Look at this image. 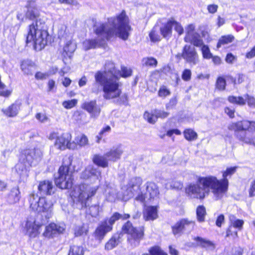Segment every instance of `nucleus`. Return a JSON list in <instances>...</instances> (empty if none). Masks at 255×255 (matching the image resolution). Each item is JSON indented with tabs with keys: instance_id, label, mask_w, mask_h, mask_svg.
Segmentation results:
<instances>
[{
	"instance_id": "obj_15",
	"label": "nucleus",
	"mask_w": 255,
	"mask_h": 255,
	"mask_svg": "<svg viewBox=\"0 0 255 255\" xmlns=\"http://www.w3.org/2000/svg\"><path fill=\"white\" fill-rule=\"evenodd\" d=\"M81 108L87 111L92 119H97L101 113V108L97 104L96 100L87 101L83 103Z\"/></svg>"
},
{
	"instance_id": "obj_5",
	"label": "nucleus",
	"mask_w": 255,
	"mask_h": 255,
	"mask_svg": "<svg viewBox=\"0 0 255 255\" xmlns=\"http://www.w3.org/2000/svg\"><path fill=\"white\" fill-rule=\"evenodd\" d=\"M42 156V151L38 148H26L21 150L18 161L15 166V171L21 181H24L27 179L29 167L37 164Z\"/></svg>"
},
{
	"instance_id": "obj_2",
	"label": "nucleus",
	"mask_w": 255,
	"mask_h": 255,
	"mask_svg": "<svg viewBox=\"0 0 255 255\" xmlns=\"http://www.w3.org/2000/svg\"><path fill=\"white\" fill-rule=\"evenodd\" d=\"M237 168L236 166L231 167L222 171L221 179L212 175L199 177L196 183L191 184L186 188V192L191 198L203 199L208 196L211 190L216 200L220 199L228 190V177L236 172Z\"/></svg>"
},
{
	"instance_id": "obj_13",
	"label": "nucleus",
	"mask_w": 255,
	"mask_h": 255,
	"mask_svg": "<svg viewBox=\"0 0 255 255\" xmlns=\"http://www.w3.org/2000/svg\"><path fill=\"white\" fill-rule=\"evenodd\" d=\"M65 230V227L64 224L51 223L45 227L42 235L45 238H52L57 234L62 233Z\"/></svg>"
},
{
	"instance_id": "obj_28",
	"label": "nucleus",
	"mask_w": 255,
	"mask_h": 255,
	"mask_svg": "<svg viewBox=\"0 0 255 255\" xmlns=\"http://www.w3.org/2000/svg\"><path fill=\"white\" fill-rule=\"evenodd\" d=\"M195 240L198 242L199 245L203 248H206L207 250H213L215 248V246L213 242L206 239L200 237H197L195 238Z\"/></svg>"
},
{
	"instance_id": "obj_42",
	"label": "nucleus",
	"mask_w": 255,
	"mask_h": 255,
	"mask_svg": "<svg viewBox=\"0 0 255 255\" xmlns=\"http://www.w3.org/2000/svg\"><path fill=\"white\" fill-rule=\"evenodd\" d=\"M58 36L61 39L66 38L67 37H69L70 39L71 38V36L67 31V26L65 25H61L60 26L58 31Z\"/></svg>"
},
{
	"instance_id": "obj_32",
	"label": "nucleus",
	"mask_w": 255,
	"mask_h": 255,
	"mask_svg": "<svg viewBox=\"0 0 255 255\" xmlns=\"http://www.w3.org/2000/svg\"><path fill=\"white\" fill-rule=\"evenodd\" d=\"M9 199L11 203H14L17 202L20 199V191L18 188H13L9 196Z\"/></svg>"
},
{
	"instance_id": "obj_53",
	"label": "nucleus",
	"mask_w": 255,
	"mask_h": 255,
	"mask_svg": "<svg viewBox=\"0 0 255 255\" xmlns=\"http://www.w3.org/2000/svg\"><path fill=\"white\" fill-rule=\"evenodd\" d=\"M35 118L40 123H45L49 121V118L48 116L43 113H37L35 115Z\"/></svg>"
},
{
	"instance_id": "obj_22",
	"label": "nucleus",
	"mask_w": 255,
	"mask_h": 255,
	"mask_svg": "<svg viewBox=\"0 0 255 255\" xmlns=\"http://www.w3.org/2000/svg\"><path fill=\"white\" fill-rule=\"evenodd\" d=\"M160 31L163 37L171 36L172 32L171 17L166 22L162 23V25L160 27Z\"/></svg>"
},
{
	"instance_id": "obj_14",
	"label": "nucleus",
	"mask_w": 255,
	"mask_h": 255,
	"mask_svg": "<svg viewBox=\"0 0 255 255\" xmlns=\"http://www.w3.org/2000/svg\"><path fill=\"white\" fill-rule=\"evenodd\" d=\"M183 58L191 65H195L199 62L198 56L195 48L186 45L182 53Z\"/></svg>"
},
{
	"instance_id": "obj_29",
	"label": "nucleus",
	"mask_w": 255,
	"mask_h": 255,
	"mask_svg": "<svg viewBox=\"0 0 255 255\" xmlns=\"http://www.w3.org/2000/svg\"><path fill=\"white\" fill-rule=\"evenodd\" d=\"M88 138L85 134L78 135L75 138L74 141L72 143L76 144V148L78 145L80 147H83L88 144Z\"/></svg>"
},
{
	"instance_id": "obj_3",
	"label": "nucleus",
	"mask_w": 255,
	"mask_h": 255,
	"mask_svg": "<svg viewBox=\"0 0 255 255\" xmlns=\"http://www.w3.org/2000/svg\"><path fill=\"white\" fill-rule=\"evenodd\" d=\"M130 26L128 18L123 11L115 17L108 19L107 23L101 24L95 29L97 37L93 39H86L83 42L85 50L96 48L102 46L105 39H110L114 36L126 40L129 36Z\"/></svg>"
},
{
	"instance_id": "obj_20",
	"label": "nucleus",
	"mask_w": 255,
	"mask_h": 255,
	"mask_svg": "<svg viewBox=\"0 0 255 255\" xmlns=\"http://www.w3.org/2000/svg\"><path fill=\"white\" fill-rule=\"evenodd\" d=\"M123 153V150L121 145L116 147H113L109 151L105 154L108 160L116 161L120 159L122 154Z\"/></svg>"
},
{
	"instance_id": "obj_8",
	"label": "nucleus",
	"mask_w": 255,
	"mask_h": 255,
	"mask_svg": "<svg viewBox=\"0 0 255 255\" xmlns=\"http://www.w3.org/2000/svg\"><path fill=\"white\" fill-rule=\"evenodd\" d=\"M98 188V186L81 184L75 187L71 193L72 196L75 201L81 204L82 207H85L87 201L96 194Z\"/></svg>"
},
{
	"instance_id": "obj_61",
	"label": "nucleus",
	"mask_w": 255,
	"mask_h": 255,
	"mask_svg": "<svg viewBox=\"0 0 255 255\" xmlns=\"http://www.w3.org/2000/svg\"><path fill=\"white\" fill-rule=\"evenodd\" d=\"M191 72L189 69H185L183 71L182 78L184 81H189L191 79Z\"/></svg>"
},
{
	"instance_id": "obj_54",
	"label": "nucleus",
	"mask_w": 255,
	"mask_h": 255,
	"mask_svg": "<svg viewBox=\"0 0 255 255\" xmlns=\"http://www.w3.org/2000/svg\"><path fill=\"white\" fill-rule=\"evenodd\" d=\"M203 57L206 59H210L212 57V55L210 51L209 47L205 45H203L201 48Z\"/></svg>"
},
{
	"instance_id": "obj_50",
	"label": "nucleus",
	"mask_w": 255,
	"mask_h": 255,
	"mask_svg": "<svg viewBox=\"0 0 255 255\" xmlns=\"http://www.w3.org/2000/svg\"><path fill=\"white\" fill-rule=\"evenodd\" d=\"M149 252L151 255H167L159 247L155 246L150 248Z\"/></svg>"
},
{
	"instance_id": "obj_17",
	"label": "nucleus",
	"mask_w": 255,
	"mask_h": 255,
	"mask_svg": "<svg viewBox=\"0 0 255 255\" xmlns=\"http://www.w3.org/2000/svg\"><path fill=\"white\" fill-rule=\"evenodd\" d=\"M38 190L41 194L48 195L53 194L56 188L51 181L45 180L39 182Z\"/></svg>"
},
{
	"instance_id": "obj_64",
	"label": "nucleus",
	"mask_w": 255,
	"mask_h": 255,
	"mask_svg": "<svg viewBox=\"0 0 255 255\" xmlns=\"http://www.w3.org/2000/svg\"><path fill=\"white\" fill-rule=\"evenodd\" d=\"M248 123L247 124V130H249L251 132H255V122H250L246 121Z\"/></svg>"
},
{
	"instance_id": "obj_31",
	"label": "nucleus",
	"mask_w": 255,
	"mask_h": 255,
	"mask_svg": "<svg viewBox=\"0 0 255 255\" xmlns=\"http://www.w3.org/2000/svg\"><path fill=\"white\" fill-rule=\"evenodd\" d=\"M229 220L230 225L234 228L241 230L244 224V221L242 220L237 219L234 215H230L229 216Z\"/></svg>"
},
{
	"instance_id": "obj_18",
	"label": "nucleus",
	"mask_w": 255,
	"mask_h": 255,
	"mask_svg": "<svg viewBox=\"0 0 255 255\" xmlns=\"http://www.w3.org/2000/svg\"><path fill=\"white\" fill-rule=\"evenodd\" d=\"M112 230V227L111 226H109L107 220L102 222L94 232L95 238L101 241L103 239L106 234Z\"/></svg>"
},
{
	"instance_id": "obj_46",
	"label": "nucleus",
	"mask_w": 255,
	"mask_h": 255,
	"mask_svg": "<svg viewBox=\"0 0 255 255\" xmlns=\"http://www.w3.org/2000/svg\"><path fill=\"white\" fill-rule=\"evenodd\" d=\"M142 63L146 66H154L157 65V60L153 57H145L142 59Z\"/></svg>"
},
{
	"instance_id": "obj_60",
	"label": "nucleus",
	"mask_w": 255,
	"mask_h": 255,
	"mask_svg": "<svg viewBox=\"0 0 255 255\" xmlns=\"http://www.w3.org/2000/svg\"><path fill=\"white\" fill-rule=\"evenodd\" d=\"M48 92H55L56 91L55 82L53 80H49L47 83Z\"/></svg>"
},
{
	"instance_id": "obj_25",
	"label": "nucleus",
	"mask_w": 255,
	"mask_h": 255,
	"mask_svg": "<svg viewBox=\"0 0 255 255\" xmlns=\"http://www.w3.org/2000/svg\"><path fill=\"white\" fill-rule=\"evenodd\" d=\"M75 49V44L72 42L71 39H69L63 48L62 54L64 57L67 56L70 57L71 55L74 52Z\"/></svg>"
},
{
	"instance_id": "obj_23",
	"label": "nucleus",
	"mask_w": 255,
	"mask_h": 255,
	"mask_svg": "<svg viewBox=\"0 0 255 255\" xmlns=\"http://www.w3.org/2000/svg\"><path fill=\"white\" fill-rule=\"evenodd\" d=\"M21 69L25 74L32 75L35 70V66L30 60H23L21 64Z\"/></svg>"
},
{
	"instance_id": "obj_62",
	"label": "nucleus",
	"mask_w": 255,
	"mask_h": 255,
	"mask_svg": "<svg viewBox=\"0 0 255 255\" xmlns=\"http://www.w3.org/2000/svg\"><path fill=\"white\" fill-rule=\"evenodd\" d=\"M249 194L250 197L255 196V179L251 182Z\"/></svg>"
},
{
	"instance_id": "obj_41",
	"label": "nucleus",
	"mask_w": 255,
	"mask_h": 255,
	"mask_svg": "<svg viewBox=\"0 0 255 255\" xmlns=\"http://www.w3.org/2000/svg\"><path fill=\"white\" fill-rule=\"evenodd\" d=\"M195 26L193 24H189L186 27V36L184 38L185 40H190V38L191 36H192L195 34L197 33V32H195L194 31Z\"/></svg>"
},
{
	"instance_id": "obj_19",
	"label": "nucleus",
	"mask_w": 255,
	"mask_h": 255,
	"mask_svg": "<svg viewBox=\"0 0 255 255\" xmlns=\"http://www.w3.org/2000/svg\"><path fill=\"white\" fill-rule=\"evenodd\" d=\"M21 105V102L20 101L16 100L7 108L3 109L2 111L7 117H14L18 114Z\"/></svg>"
},
{
	"instance_id": "obj_7",
	"label": "nucleus",
	"mask_w": 255,
	"mask_h": 255,
	"mask_svg": "<svg viewBox=\"0 0 255 255\" xmlns=\"http://www.w3.org/2000/svg\"><path fill=\"white\" fill-rule=\"evenodd\" d=\"M29 202L30 208L34 211L43 214L45 218H50L52 214L53 203L45 197H38L35 194L30 195Z\"/></svg>"
},
{
	"instance_id": "obj_4",
	"label": "nucleus",
	"mask_w": 255,
	"mask_h": 255,
	"mask_svg": "<svg viewBox=\"0 0 255 255\" xmlns=\"http://www.w3.org/2000/svg\"><path fill=\"white\" fill-rule=\"evenodd\" d=\"M26 18L34 20L29 25L26 42H32L35 50L40 51L47 45L49 35L45 29L46 18L40 16L37 6L30 4L25 13Z\"/></svg>"
},
{
	"instance_id": "obj_57",
	"label": "nucleus",
	"mask_w": 255,
	"mask_h": 255,
	"mask_svg": "<svg viewBox=\"0 0 255 255\" xmlns=\"http://www.w3.org/2000/svg\"><path fill=\"white\" fill-rule=\"evenodd\" d=\"M216 87L220 90H223L225 89L226 87V81L224 78L222 77H219L218 78L216 82Z\"/></svg>"
},
{
	"instance_id": "obj_63",
	"label": "nucleus",
	"mask_w": 255,
	"mask_h": 255,
	"mask_svg": "<svg viewBox=\"0 0 255 255\" xmlns=\"http://www.w3.org/2000/svg\"><path fill=\"white\" fill-rule=\"evenodd\" d=\"M155 113L156 115L157 118H166L168 115L169 113L160 110H155Z\"/></svg>"
},
{
	"instance_id": "obj_16",
	"label": "nucleus",
	"mask_w": 255,
	"mask_h": 255,
	"mask_svg": "<svg viewBox=\"0 0 255 255\" xmlns=\"http://www.w3.org/2000/svg\"><path fill=\"white\" fill-rule=\"evenodd\" d=\"M101 176V172L98 168H95L92 165L88 166L85 170L82 172L81 178L84 179L92 178L93 180H99Z\"/></svg>"
},
{
	"instance_id": "obj_26",
	"label": "nucleus",
	"mask_w": 255,
	"mask_h": 255,
	"mask_svg": "<svg viewBox=\"0 0 255 255\" xmlns=\"http://www.w3.org/2000/svg\"><path fill=\"white\" fill-rule=\"evenodd\" d=\"M147 193L149 194V198L154 199L158 197L159 192L157 185L153 182L146 183Z\"/></svg>"
},
{
	"instance_id": "obj_1",
	"label": "nucleus",
	"mask_w": 255,
	"mask_h": 255,
	"mask_svg": "<svg viewBox=\"0 0 255 255\" xmlns=\"http://www.w3.org/2000/svg\"><path fill=\"white\" fill-rule=\"evenodd\" d=\"M131 73V69L126 67H122L121 71H117L114 63L108 61L105 65L104 71H98L95 73V83L93 85L92 92L97 94L102 90L103 97L106 100L119 98L122 89L119 79L121 77H129Z\"/></svg>"
},
{
	"instance_id": "obj_11",
	"label": "nucleus",
	"mask_w": 255,
	"mask_h": 255,
	"mask_svg": "<svg viewBox=\"0 0 255 255\" xmlns=\"http://www.w3.org/2000/svg\"><path fill=\"white\" fill-rule=\"evenodd\" d=\"M43 225L42 222L37 221L35 218L30 217L27 219L25 226V235L30 238H35L40 233V229Z\"/></svg>"
},
{
	"instance_id": "obj_48",
	"label": "nucleus",
	"mask_w": 255,
	"mask_h": 255,
	"mask_svg": "<svg viewBox=\"0 0 255 255\" xmlns=\"http://www.w3.org/2000/svg\"><path fill=\"white\" fill-rule=\"evenodd\" d=\"M118 244V241L117 239L113 237H112L105 245V249L108 250H110L115 248Z\"/></svg>"
},
{
	"instance_id": "obj_55",
	"label": "nucleus",
	"mask_w": 255,
	"mask_h": 255,
	"mask_svg": "<svg viewBox=\"0 0 255 255\" xmlns=\"http://www.w3.org/2000/svg\"><path fill=\"white\" fill-rule=\"evenodd\" d=\"M246 98V103H247L249 107L255 109V98L248 94L245 95Z\"/></svg>"
},
{
	"instance_id": "obj_51",
	"label": "nucleus",
	"mask_w": 255,
	"mask_h": 255,
	"mask_svg": "<svg viewBox=\"0 0 255 255\" xmlns=\"http://www.w3.org/2000/svg\"><path fill=\"white\" fill-rule=\"evenodd\" d=\"M76 99L65 101L62 103V106L66 109H70L75 107L77 104Z\"/></svg>"
},
{
	"instance_id": "obj_21",
	"label": "nucleus",
	"mask_w": 255,
	"mask_h": 255,
	"mask_svg": "<svg viewBox=\"0 0 255 255\" xmlns=\"http://www.w3.org/2000/svg\"><path fill=\"white\" fill-rule=\"evenodd\" d=\"M143 217L146 221H153L157 219L158 217L157 207H147L144 210Z\"/></svg>"
},
{
	"instance_id": "obj_12",
	"label": "nucleus",
	"mask_w": 255,
	"mask_h": 255,
	"mask_svg": "<svg viewBox=\"0 0 255 255\" xmlns=\"http://www.w3.org/2000/svg\"><path fill=\"white\" fill-rule=\"evenodd\" d=\"M142 183V180L140 177H133L130 179L126 187H125L126 192L124 193L123 199L128 200L131 198L135 192L139 189Z\"/></svg>"
},
{
	"instance_id": "obj_59",
	"label": "nucleus",
	"mask_w": 255,
	"mask_h": 255,
	"mask_svg": "<svg viewBox=\"0 0 255 255\" xmlns=\"http://www.w3.org/2000/svg\"><path fill=\"white\" fill-rule=\"evenodd\" d=\"M110 130H111V127L109 126H107L105 127V128H104L101 130V131L100 132L99 135H98L96 137L97 138V142H100V141L101 140V139L102 138L103 135L105 133H106L107 132H109Z\"/></svg>"
},
{
	"instance_id": "obj_6",
	"label": "nucleus",
	"mask_w": 255,
	"mask_h": 255,
	"mask_svg": "<svg viewBox=\"0 0 255 255\" xmlns=\"http://www.w3.org/2000/svg\"><path fill=\"white\" fill-rule=\"evenodd\" d=\"M69 164L60 166L58 171V176L55 179V184L57 186L61 189H69L71 188L73 183V177L72 172L70 170L72 168L74 170H77L75 163L79 162L78 159L73 160L71 157L68 158Z\"/></svg>"
},
{
	"instance_id": "obj_10",
	"label": "nucleus",
	"mask_w": 255,
	"mask_h": 255,
	"mask_svg": "<svg viewBox=\"0 0 255 255\" xmlns=\"http://www.w3.org/2000/svg\"><path fill=\"white\" fill-rule=\"evenodd\" d=\"M48 138L50 140H55L54 146L59 150H64L66 148L72 149L76 148V144L71 142L72 136L69 133L59 135L57 132H52L49 134Z\"/></svg>"
},
{
	"instance_id": "obj_38",
	"label": "nucleus",
	"mask_w": 255,
	"mask_h": 255,
	"mask_svg": "<svg viewBox=\"0 0 255 255\" xmlns=\"http://www.w3.org/2000/svg\"><path fill=\"white\" fill-rule=\"evenodd\" d=\"M206 214V209L203 206H199L197 207L196 214L197 220L199 222H202L204 221Z\"/></svg>"
},
{
	"instance_id": "obj_27",
	"label": "nucleus",
	"mask_w": 255,
	"mask_h": 255,
	"mask_svg": "<svg viewBox=\"0 0 255 255\" xmlns=\"http://www.w3.org/2000/svg\"><path fill=\"white\" fill-rule=\"evenodd\" d=\"M108 159L105 154L104 156L96 154L93 157V162L102 167H106L108 166Z\"/></svg>"
},
{
	"instance_id": "obj_52",
	"label": "nucleus",
	"mask_w": 255,
	"mask_h": 255,
	"mask_svg": "<svg viewBox=\"0 0 255 255\" xmlns=\"http://www.w3.org/2000/svg\"><path fill=\"white\" fill-rule=\"evenodd\" d=\"M181 221V222H184V224H182L184 231H189L193 228L194 226V222L186 219H182Z\"/></svg>"
},
{
	"instance_id": "obj_56",
	"label": "nucleus",
	"mask_w": 255,
	"mask_h": 255,
	"mask_svg": "<svg viewBox=\"0 0 255 255\" xmlns=\"http://www.w3.org/2000/svg\"><path fill=\"white\" fill-rule=\"evenodd\" d=\"M121 217H122V214H120L117 212L115 213L108 221L107 220L108 224L109 226H111L112 227L113 225L115 223V222L120 219Z\"/></svg>"
},
{
	"instance_id": "obj_47",
	"label": "nucleus",
	"mask_w": 255,
	"mask_h": 255,
	"mask_svg": "<svg viewBox=\"0 0 255 255\" xmlns=\"http://www.w3.org/2000/svg\"><path fill=\"white\" fill-rule=\"evenodd\" d=\"M87 230L84 225L76 226L74 229L76 236H80L86 234Z\"/></svg>"
},
{
	"instance_id": "obj_40",
	"label": "nucleus",
	"mask_w": 255,
	"mask_h": 255,
	"mask_svg": "<svg viewBox=\"0 0 255 255\" xmlns=\"http://www.w3.org/2000/svg\"><path fill=\"white\" fill-rule=\"evenodd\" d=\"M143 117L144 119L150 124L155 123L157 120L155 111L152 112L151 113L145 112L144 114Z\"/></svg>"
},
{
	"instance_id": "obj_34",
	"label": "nucleus",
	"mask_w": 255,
	"mask_h": 255,
	"mask_svg": "<svg viewBox=\"0 0 255 255\" xmlns=\"http://www.w3.org/2000/svg\"><path fill=\"white\" fill-rule=\"evenodd\" d=\"M150 41L153 42L160 40V36L158 34V28L157 26H154L149 34Z\"/></svg>"
},
{
	"instance_id": "obj_43",
	"label": "nucleus",
	"mask_w": 255,
	"mask_h": 255,
	"mask_svg": "<svg viewBox=\"0 0 255 255\" xmlns=\"http://www.w3.org/2000/svg\"><path fill=\"white\" fill-rule=\"evenodd\" d=\"M182 187V183L181 182L177 180H172L170 182H168L165 185V187L167 189H181Z\"/></svg>"
},
{
	"instance_id": "obj_33",
	"label": "nucleus",
	"mask_w": 255,
	"mask_h": 255,
	"mask_svg": "<svg viewBox=\"0 0 255 255\" xmlns=\"http://www.w3.org/2000/svg\"><path fill=\"white\" fill-rule=\"evenodd\" d=\"M228 101L231 103L236 104L240 106L245 105L246 103V98H245V95L244 97L231 96L228 97Z\"/></svg>"
},
{
	"instance_id": "obj_35",
	"label": "nucleus",
	"mask_w": 255,
	"mask_h": 255,
	"mask_svg": "<svg viewBox=\"0 0 255 255\" xmlns=\"http://www.w3.org/2000/svg\"><path fill=\"white\" fill-rule=\"evenodd\" d=\"M190 38V40L185 41L187 42H190L197 47H200L203 45V42L198 33L195 34Z\"/></svg>"
},
{
	"instance_id": "obj_44",
	"label": "nucleus",
	"mask_w": 255,
	"mask_h": 255,
	"mask_svg": "<svg viewBox=\"0 0 255 255\" xmlns=\"http://www.w3.org/2000/svg\"><path fill=\"white\" fill-rule=\"evenodd\" d=\"M171 22H172V26L174 27L175 30L179 34L181 35L183 33L184 29L181 24L177 21L174 18L171 17Z\"/></svg>"
},
{
	"instance_id": "obj_36",
	"label": "nucleus",
	"mask_w": 255,
	"mask_h": 255,
	"mask_svg": "<svg viewBox=\"0 0 255 255\" xmlns=\"http://www.w3.org/2000/svg\"><path fill=\"white\" fill-rule=\"evenodd\" d=\"M184 135L186 139L188 141H192L197 139V133L192 129H186L184 131Z\"/></svg>"
},
{
	"instance_id": "obj_37",
	"label": "nucleus",
	"mask_w": 255,
	"mask_h": 255,
	"mask_svg": "<svg viewBox=\"0 0 255 255\" xmlns=\"http://www.w3.org/2000/svg\"><path fill=\"white\" fill-rule=\"evenodd\" d=\"M234 39V37L232 35H228L222 36L219 40L217 44V48H220L222 45L227 44L232 42Z\"/></svg>"
},
{
	"instance_id": "obj_49",
	"label": "nucleus",
	"mask_w": 255,
	"mask_h": 255,
	"mask_svg": "<svg viewBox=\"0 0 255 255\" xmlns=\"http://www.w3.org/2000/svg\"><path fill=\"white\" fill-rule=\"evenodd\" d=\"M170 90L164 86H161L158 92V96L162 98L170 95Z\"/></svg>"
},
{
	"instance_id": "obj_30",
	"label": "nucleus",
	"mask_w": 255,
	"mask_h": 255,
	"mask_svg": "<svg viewBox=\"0 0 255 255\" xmlns=\"http://www.w3.org/2000/svg\"><path fill=\"white\" fill-rule=\"evenodd\" d=\"M237 138L245 143L253 144L255 146V137L250 138L247 136L246 132H240L237 134Z\"/></svg>"
},
{
	"instance_id": "obj_24",
	"label": "nucleus",
	"mask_w": 255,
	"mask_h": 255,
	"mask_svg": "<svg viewBox=\"0 0 255 255\" xmlns=\"http://www.w3.org/2000/svg\"><path fill=\"white\" fill-rule=\"evenodd\" d=\"M247 124H248V123L246 121L232 123L229 125L228 128L230 130L239 131V132L237 133V135L240 132H243V131H240L241 130H247Z\"/></svg>"
},
{
	"instance_id": "obj_39",
	"label": "nucleus",
	"mask_w": 255,
	"mask_h": 255,
	"mask_svg": "<svg viewBox=\"0 0 255 255\" xmlns=\"http://www.w3.org/2000/svg\"><path fill=\"white\" fill-rule=\"evenodd\" d=\"M84 251L83 247L73 246L70 248L68 255H84Z\"/></svg>"
},
{
	"instance_id": "obj_9",
	"label": "nucleus",
	"mask_w": 255,
	"mask_h": 255,
	"mask_svg": "<svg viewBox=\"0 0 255 255\" xmlns=\"http://www.w3.org/2000/svg\"><path fill=\"white\" fill-rule=\"evenodd\" d=\"M122 232L128 235V241L133 247H136L139 245L144 235L143 227H141L138 229L134 228L129 221L123 226Z\"/></svg>"
},
{
	"instance_id": "obj_58",
	"label": "nucleus",
	"mask_w": 255,
	"mask_h": 255,
	"mask_svg": "<svg viewBox=\"0 0 255 255\" xmlns=\"http://www.w3.org/2000/svg\"><path fill=\"white\" fill-rule=\"evenodd\" d=\"M231 225H230L228 230L227 231V237H231L233 238H235L238 237L237 231L234 229Z\"/></svg>"
},
{
	"instance_id": "obj_45",
	"label": "nucleus",
	"mask_w": 255,
	"mask_h": 255,
	"mask_svg": "<svg viewBox=\"0 0 255 255\" xmlns=\"http://www.w3.org/2000/svg\"><path fill=\"white\" fill-rule=\"evenodd\" d=\"M184 222H181V221L176 223L172 227V232L174 235H177L180 234L182 231H184L183 225L182 224H184Z\"/></svg>"
}]
</instances>
